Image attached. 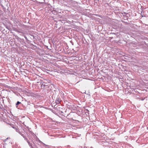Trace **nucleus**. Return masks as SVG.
I'll list each match as a JSON object with an SVG mask.
<instances>
[{
  "label": "nucleus",
  "instance_id": "1",
  "mask_svg": "<svg viewBox=\"0 0 148 148\" xmlns=\"http://www.w3.org/2000/svg\"><path fill=\"white\" fill-rule=\"evenodd\" d=\"M10 125L11 127H12L14 129H16L17 128V126H16V125H14V124H10Z\"/></svg>",
  "mask_w": 148,
  "mask_h": 148
},
{
  "label": "nucleus",
  "instance_id": "2",
  "mask_svg": "<svg viewBox=\"0 0 148 148\" xmlns=\"http://www.w3.org/2000/svg\"><path fill=\"white\" fill-rule=\"evenodd\" d=\"M16 130V131L19 134L21 132L20 130L18 128V127H17V128L16 129H15Z\"/></svg>",
  "mask_w": 148,
  "mask_h": 148
},
{
  "label": "nucleus",
  "instance_id": "3",
  "mask_svg": "<svg viewBox=\"0 0 148 148\" xmlns=\"http://www.w3.org/2000/svg\"><path fill=\"white\" fill-rule=\"evenodd\" d=\"M28 144L31 148H34L33 145L30 142L28 143Z\"/></svg>",
  "mask_w": 148,
  "mask_h": 148
},
{
  "label": "nucleus",
  "instance_id": "4",
  "mask_svg": "<svg viewBox=\"0 0 148 148\" xmlns=\"http://www.w3.org/2000/svg\"><path fill=\"white\" fill-rule=\"evenodd\" d=\"M21 103L19 101H18L16 104V108L18 107V105L20 104H21Z\"/></svg>",
  "mask_w": 148,
  "mask_h": 148
},
{
  "label": "nucleus",
  "instance_id": "5",
  "mask_svg": "<svg viewBox=\"0 0 148 148\" xmlns=\"http://www.w3.org/2000/svg\"><path fill=\"white\" fill-rule=\"evenodd\" d=\"M24 138L25 139V140H26L27 141L28 143L30 142L27 138H26V137H25Z\"/></svg>",
  "mask_w": 148,
  "mask_h": 148
},
{
  "label": "nucleus",
  "instance_id": "6",
  "mask_svg": "<svg viewBox=\"0 0 148 148\" xmlns=\"http://www.w3.org/2000/svg\"><path fill=\"white\" fill-rule=\"evenodd\" d=\"M19 134L21 135L24 138V137H25L24 135L22 133V132H20V133H19Z\"/></svg>",
  "mask_w": 148,
  "mask_h": 148
},
{
  "label": "nucleus",
  "instance_id": "7",
  "mask_svg": "<svg viewBox=\"0 0 148 148\" xmlns=\"http://www.w3.org/2000/svg\"><path fill=\"white\" fill-rule=\"evenodd\" d=\"M56 102L57 103H60V101L59 100H56Z\"/></svg>",
  "mask_w": 148,
  "mask_h": 148
},
{
  "label": "nucleus",
  "instance_id": "8",
  "mask_svg": "<svg viewBox=\"0 0 148 148\" xmlns=\"http://www.w3.org/2000/svg\"><path fill=\"white\" fill-rule=\"evenodd\" d=\"M25 38H26V37H25Z\"/></svg>",
  "mask_w": 148,
  "mask_h": 148
}]
</instances>
